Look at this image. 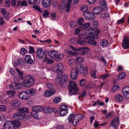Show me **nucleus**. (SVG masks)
<instances>
[{"mask_svg": "<svg viewBox=\"0 0 129 129\" xmlns=\"http://www.w3.org/2000/svg\"><path fill=\"white\" fill-rule=\"evenodd\" d=\"M18 84L16 83L15 89H20L22 87V86L27 87H29L34 83V78L31 76H25L23 80L21 78L18 80Z\"/></svg>", "mask_w": 129, "mask_h": 129, "instance_id": "nucleus-1", "label": "nucleus"}, {"mask_svg": "<svg viewBox=\"0 0 129 129\" xmlns=\"http://www.w3.org/2000/svg\"><path fill=\"white\" fill-rule=\"evenodd\" d=\"M62 75L59 76L58 75L55 80L57 83H60V85L61 87L64 88L66 86V83L68 81V77L66 75H64L62 77Z\"/></svg>", "mask_w": 129, "mask_h": 129, "instance_id": "nucleus-2", "label": "nucleus"}, {"mask_svg": "<svg viewBox=\"0 0 129 129\" xmlns=\"http://www.w3.org/2000/svg\"><path fill=\"white\" fill-rule=\"evenodd\" d=\"M69 95H71L78 93L79 88L76 83L73 81H70L69 84Z\"/></svg>", "mask_w": 129, "mask_h": 129, "instance_id": "nucleus-3", "label": "nucleus"}, {"mask_svg": "<svg viewBox=\"0 0 129 129\" xmlns=\"http://www.w3.org/2000/svg\"><path fill=\"white\" fill-rule=\"evenodd\" d=\"M78 73H80L83 76H86L87 74V70L85 66H83L80 64L76 66V68Z\"/></svg>", "mask_w": 129, "mask_h": 129, "instance_id": "nucleus-4", "label": "nucleus"}, {"mask_svg": "<svg viewBox=\"0 0 129 129\" xmlns=\"http://www.w3.org/2000/svg\"><path fill=\"white\" fill-rule=\"evenodd\" d=\"M100 33V30L98 29L95 30L93 28H91L88 31V33L90 35H92L90 37V38L95 39L98 38V35Z\"/></svg>", "mask_w": 129, "mask_h": 129, "instance_id": "nucleus-5", "label": "nucleus"}, {"mask_svg": "<svg viewBox=\"0 0 129 129\" xmlns=\"http://www.w3.org/2000/svg\"><path fill=\"white\" fill-rule=\"evenodd\" d=\"M25 116L24 113L20 112L15 113L13 115V117L16 120H20L23 119Z\"/></svg>", "mask_w": 129, "mask_h": 129, "instance_id": "nucleus-6", "label": "nucleus"}, {"mask_svg": "<svg viewBox=\"0 0 129 129\" xmlns=\"http://www.w3.org/2000/svg\"><path fill=\"white\" fill-rule=\"evenodd\" d=\"M37 56L40 59L44 58L43 61L44 62L47 59V55H46L41 48L39 49L37 51Z\"/></svg>", "mask_w": 129, "mask_h": 129, "instance_id": "nucleus-7", "label": "nucleus"}, {"mask_svg": "<svg viewBox=\"0 0 129 129\" xmlns=\"http://www.w3.org/2000/svg\"><path fill=\"white\" fill-rule=\"evenodd\" d=\"M119 124V118L118 117L115 118L111 121L110 127H113L114 129H117L118 127Z\"/></svg>", "mask_w": 129, "mask_h": 129, "instance_id": "nucleus-8", "label": "nucleus"}, {"mask_svg": "<svg viewBox=\"0 0 129 129\" xmlns=\"http://www.w3.org/2000/svg\"><path fill=\"white\" fill-rule=\"evenodd\" d=\"M29 94L26 91V90L25 91L19 92L18 94V97L20 99L24 100H27L29 99Z\"/></svg>", "mask_w": 129, "mask_h": 129, "instance_id": "nucleus-9", "label": "nucleus"}, {"mask_svg": "<svg viewBox=\"0 0 129 129\" xmlns=\"http://www.w3.org/2000/svg\"><path fill=\"white\" fill-rule=\"evenodd\" d=\"M122 46L124 49H127L129 48V37H125L122 41Z\"/></svg>", "mask_w": 129, "mask_h": 129, "instance_id": "nucleus-10", "label": "nucleus"}, {"mask_svg": "<svg viewBox=\"0 0 129 129\" xmlns=\"http://www.w3.org/2000/svg\"><path fill=\"white\" fill-rule=\"evenodd\" d=\"M83 15L88 20H93L95 17L94 14L89 12H85L83 13Z\"/></svg>", "mask_w": 129, "mask_h": 129, "instance_id": "nucleus-11", "label": "nucleus"}, {"mask_svg": "<svg viewBox=\"0 0 129 129\" xmlns=\"http://www.w3.org/2000/svg\"><path fill=\"white\" fill-rule=\"evenodd\" d=\"M78 73L75 68L72 69L70 72V77L73 79H76L77 78Z\"/></svg>", "mask_w": 129, "mask_h": 129, "instance_id": "nucleus-12", "label": "nucleus"}, {"mask_svg": "<svg viewBox=\"0 0 129 129\" xmlns=\"http://www.w3.org/2000/svg\"><path fill=\"white\" fill-rule=\"evenodd\" d=\"M10 103L12 105V106L15 108L19 107L21 105L20 101L17 99L10 101Z\"/></svg>", "mask_w": 129, "mask_h": 129, "instance_id": "nucleus-13", "label": "nucleus"}, {"mask_svg": "<svg viewBox=\"0 0 129 129\" xmlns=\"http://www.w3.org/2000/svg\"><path fill=\"white\" fill-rule=\"evenodd\" d=\"M105 10L102 7H96L93 10V12L96 15H99Z\"/></svg>", "mask_w": 129, "mask_h": 129, "instance_id": "nucleus-14", "label": "nucleus"}, {"mask_svg": "<svg viewBox=\"0 0 129 129\" xmlns=\"http://www.w3.org/2000/svg\"><path fill=\"white\" fill-rule=\"evenodd\" d=\"M16 70L20 76H19L18 75L15 76L14 77V81H18V80L20 79L21 78L23 79L22 78L23 75V72L20 71L18 69L16 68Z\"/></svg>", "mask_w": 129, "mask_h": 129, "instance_id": "nucleus-15", "label": "nucleus"}, {"mask_svg": "<svg viewBox=\"0 0 129 129\" xmlns=\"http://www.w3.org/2000/svg\"><path fill=\"white\" fill-rule=\"evenodd\" d=\"M63 69L62 64L59 63L58 64L57 72L58 76H60L62 75V71Z\"/></svg>", "mask_w": 129, "mask_h": 129, "instance_id": "nucleus-16", "label": "nucleus"}, {"mask_svg": "<svg viewBox=\"0 0 129 129\" xmlns=\"http://www.w3.org/2000/svg\"><path fill=\"white\" fill-rule=\"evenodd\" d=\"M122 92L123 94L127 99L129 98V87L126 86L122 89Z\"/></svg>", "mask_w": 129, "mask_h": 129, "instance_id": "nucleus-17", "label": "nucleus"}, {"mask_svg": "<svg viewBox=\"0 0 129 129\" xmlns=\"http://www.w3.org/2000/svg\"><path fill=\"white\" fill-rule=\"evenodd\" d=\"M25 61L29 64H32L33 62V60L29 55H26L25 56Z\"/></svg>", "mask_w": 129, "mask_h": 129, "instance_id": "nucleus-18", "label": "nucleus"}, {"mask_svg": "<svg viewBox=\"0 0 129 129\" xmlns=\"http://www.w3.org/2000/svg\"><path fill=\"white\" fill-rule=\"evenodd\" d=\"M77 44H79L81 45H83L86 44V42L84 38L82 37H79L78 39H77Z\"/></svg>", "mask_w": 129, "mask_h": 129, "instance_id": "nucleus-19", "label": "nucleus"}, {"mask_svg": "<svg viewBox=\"0 0 129 129\" xmlns=\"http://www.w3.org/2000/svg\"><path fill=\"white\" fill-rule=\"evenodd\" d=\"M9 122H10L11 124L9 125V129H10V128H11L12 126L13 127H17L19 126L20 125V123L19 122H16L14 123H13L12 122V121L9 120Z\"/></svg>", "mask_w": 129, "mask_h": 129, "instance_id": "nucleus-20", "label": "nucleus"}, {"mask_svg": "<svg viewBox=\"0 0 129 129\" xmlns=\"http://www.w3.org/2000/svg\"><path fill=\"white\" fill-rule=\"evenodd\" d=\"M55 90H46L44 93V95L47 97L50 96L54 94L55 92Z\"/></svg>", "mask_w": 129, "mask_h": 129, "instance_id": "nucleus-21", "label": "nucleus"}, {"mask_svg": "<svg viewBox=\"0 0 129 129\" xmlns=\"http://www.w3.org/2000/svg\"><path fill=\"white\" fill-rule=\"evenodd\" d=\"M42 3L44 7L47 8L50 6V0H43Z\"/></svg>", "mask_w": 129, "mask_h": 129, "instance_id": "nucleus-22", "label": "nucleus"}, {"mask_svg": "<svg viewBox=\"0 0 129 129\" xmlns=\"http://www.w3.org/2000/svg\"><path fill=\"white\" fill-rule=\"evenodd\" d=\"M79 50L83 54H85L87 53L90 50L88 47L81 48L79 49Z\"/></svg>", "mask_w": 129, "mask_h": 129, "instance_id": "nucleus-23", "label": "nucleus"}, {"mask_svg": "<svg viewBox=\"0 0 129 129\" xmlns=\"http://www.w3.org/2000/svg\"><path fill=\"white\" fill-rule=\"evenodd\" d=\"M72 2V0H68V3L65 5L64 6V9L67 12L69 11L70 5Z\"/></svg>", "mask_w": 129, "mask_h": 129, "instance_id": "nucleus-24", "label": "nucleus"}, {"mask_svg": "<svg viewBox=\"0 0 129 129\" xmlns=\"http://www.w3.org/2000/svg\"><path fill=\"white\" fill-rule=\"evenodd\" d=\"M33 110L31 112V114L36 119H39L40 116L38 114V112L35 110V109H32Z\"/></svg>", "mask_w": 129, "mask_h": 129, "instance_id": "nucleus-25", "label": "nucleus"}, {"mask_svg": "<svg viewBox=\"0 0 129 129\" xmlns=\"http://www.w3.org/2000/svg\"><path fill=\"white\" fill-rule=\"evenodd\" d=\"M115 99L118 102H121L123 99V96L120 94H118L115 95L114 97Z\"/></svg>", "mask_w": 129, "mask_h": 129, "instance_id": "nucleus-26", "label": "nucleus"}, {"mask_svg": "<svg viewBox=\"0 0 129 129\" xmlns=\"http://www.w3.org/2000/svg\"><path fill=\"white\" fill-rule=\"evenodd\" d=\"M26 91L31 95H34L36 94V90L33 88H29L26 90Z\"/></svg>", "mask_w": 129, "mask_h": 129, "instance_id": "nucleus-27", "label": "nucleus"}, {"mask_svg": "<svg viewBox=\"0 0 129 129\" xmlns=\"http://www.w3.org/2000/svg\"><path fill=\"white\" fill-rule=\"evenodd\" d=\"M32 109H35V110L37 111L38 112L42 111L43 110H44L45 109L42 107L40 106H36L33 107L32 108Z\"/></svg>", "mask_w": 129, "mask_h": 129, "instance_id": "nucleus-28", "label": "nucleus"}, {"mask_svg": "<svg viewBox=\"0 0 129 129\" xmlns=\"http://www.w3.org/2000/svg\"><path fill=\"white\" fill-rule=\"evenodd\" d=\"M100 5L102 7V8L104 9L105 11H106L108 9L107 7L106 2L105 1H101L100 2Z\"/></svg>", "mask_w": 129, "mask_h": 129, "instance_id": "nucleus-29", "label": "nucleus"}, {"mask_svg": "<svg viewBox=\"0 0 129 129\" xmlns=\"http://www.w3.org/2000/svg\"><path fill=\"white\" fill-rule=\"evenodd\" d=\"M110 16V14L107 13H103L100 15L99 18L101 19H105Z\"/></svg>", "mask_w": 129, "mask_h": 129, "instance_id": "nucleus-30", "label": "nucleus"}, {"mask_svg": "<svg viewBox=\"0 0 129 129\" xmlns=\"http://www.w3.org/2000/svg\"><path fill=\"white\" fill-rule=\"evenodd\" d=\"M125 76V74L124 72H122L119 74L117 76V80H120L124 78Z\"/></svg>", "mask_w": 129, "mask_h": 129, "instance_id": "nucleus-31", "label": "nucleus"}, {"mask_svg": "<svg viewBox=\"0 0 129 129\" xmlns=\"http://www.w3.org/2000/svg\"><path fill=\"white\" fill-rule=\"evenodd\" d=\"M79 122V120H78V119L77 118H76L75 116L73 117V120L72 121L73 124L75 126L77 125Z\"/></svg>", "mask_w": 129, "mask_h": 129, "instance_id": "nucleus-32", "label": "nucleus"}, {"mask_svg": "<svg viewBox=\"0 0 129 129\" xmlns=\"http://www.w3.org/2000/svg\"><path fill=\"white\" fill-rule=\"evenodd\" d=\"M57 53V51L53 50L51 51V52L49 53V56L52 57L53 58L55 56Z\"/></svg>", "mask_w": 129, "mask_h": 129, "instance_id": "nucleus-33", "label": "nucleus"}, {"mask_svg": "<svg viewBox=\"0 0 129 129\" xmlns=\"http://www.w3.org/2000/svg\"><path fill=\"white\" fill-rule=\"evenodd\" d=\"M46 110L48 111L47 112H53L55 113H56L57 112V109L56 108H47Z\"/></svg>", "mask_w": 129, "mask_h": 129, "instance_id": "nucleus-34", "label": "nucleus"}, {"mask_svg": "<svg viewBox=\"0 0 129 129\" xmlns=\"http://www.w3.org/2000/svg\"><path fill=\"white\" fill-rule=\"evenodd\" d=\"M86 80L84 79L81 80L79 82L80 85L82 87H86Z\"/></svg>", "mask_w": 129, "mask_h": 129, "instance_id": "nucleus-35", "label": "nucleus"}, {"mask_svg": "<svg viewBox=\"0 0 129 129\" xmlns=\"http://www.w3.org/2000/svg\"><path fill=\"white\" fill-rule=\"evenodd\" d=\"M108 44V42L106 40H104L100 43V44L103 47L106 46Z\"/></svg>", "mask_w": 129, "mask_h": 129, "instance_id": "nucleus-36", "label": "nucleus"}, {"mask_svg": "<svg viewBox=\"0 0 129 129\" xmlns=\"http://www.w3.org/2000/svg\"><path fill=\"white\" fill-rule=\"evenodd\" d=\"M18 110L19 111H23L25 112H27L29 109L27 107H23L19 108Z\"/></svg>", "mask_w": 129, "mask_h": 129, "instance_id": "nucleus-37", "label": "nucleus"}, {"mask_svg": "<svg viewBox=\"0 0 129 129\" xmlns=\"http://www.w3.org/2000/svg\"><path fill=\"white\" fill-rule=\"evenodd\" d=\"M80 10L83 12L84 13L85 12H88L86 11L87 10V7L86 5H84L80 7Z\"/></svg>", "mask_w": 129, "mask_h": 129, "instance_id": "nucleus-38", "label": "nucleus"}, {"mask_svg": "<svg viewBox=\"0 0 129 129\" xmlns=\"http://www.w3.org/2000/svg\"><path fill=\"white\" fill-rule=\"evenodd\" d=\"M65 53H68V54L74 56H76L78 55V53L72 51L71 50H66L64 51Z\"/></svg>", "mask_w": 129, "mask_h": 129, "instance_id": "nucleus-39", "label": "nucleus"}, {"mask_svg": "<svg viewBox=\"0 0 129 129\" xmlns=\"http://www.w3.org/2000/svg\"><path fill=\"white\" fill-rule=\"evenodd\" d=\"M90 74L91 76L93 77L94 78H97L98 76L96 75L95 70L92 71H91L90 73Z\"/></svg>", "mask_w": 129, "mask_h": 129, "instance_id": "nucleus-40", "label": "nucleus"}, {"mask_svg": "<svg viewBox=\"0 0 129 129\" xmlns=\"http://www.w3.org/2000/svg\"><path fill=\"white\" fill-rule=\"evenodd\" d=\"M119 88V86L118 85H115L112 87L111 91L112 92H114L116 91Z\"/></svg>", "mask_w": 129, "mask_h": 129, "instance_id": "nucleus-41", "label": "nucleus"}, {"mask_svg": "<svg viewBox=\"0 0 129 129\" xmlns=\"http://www.w3.org/2000/svg\"><path fill=\"white\" fill-rule=\"evenodd\" d=\"M21 62V59L16 60L14 62V64L15 67H16L20 66Z\"/></svg>", "mask_w": 129, "mask_h": 129, "instance_id": "nucleus-42", "label": "nucleus"}, {"mask_svg": "<svg viewBox=\"0 0 129 129\" xmlns=\"http://www.w3.org/2000/svg\"><path fill=\"white\" fill-rule=\"evenodd\" d=\"M90 25H92V27L96 28L98 26V23L97 21H93L91 22Z\"/></svg>", "mask_w": 129, "mask_h": 129, "instance_id": "nucleus-43", "label": "nucleus"}, {"mask_svg": "<svg viewBox=\"0 0 129 129\" xmlns=\"http://www.w3.org/2000/svg\"><path fill=\"white\" fill-rule=\"evenodd\" d=\"M63 55L61 54L57 55V56H56V60L58 61H59L60 60H61L62 58H63Z\"/></svg>", "mask_w": 129, "mask_h": 129, "instance_id": "nucleus-44", "label": "nucleus"}, {"mask_svg": "<svg viewBox=\"0 0 129 129\" xmlns=\"http://www.w3.org/2000/svg\"><path fill=\"white\" fill-rule=\"evenodd\" d=\"M77 39L75 38H71L70 40V42L72 44H77Z\"/></svg>", "mask_w": 129, "mask_h": 129, "instance_id": "nucleus-45", "label": "nucleus"}, {"mask_svg": "<svg viewBox=\"0 0 129 129\" xmlns=\"http://www.w3.org/2000/svg\"><path fill=\"white\" fill-rule=\"evenodd\" d=\"M90 25V24L89 23H87L84 24H82L80 26L82 29H83L87 28Z\"/></svg>", "mask_w": 129, "mask_h": 129, "instance_id": "nucleus-46", "label": "nucleus"}, {"mask_svg": "<svg viewBox=\"0 0 129 129\" xmlns=\"http://www.w3.org/2000/svg\"><path fill=\"white\" fill-rule=\"evenodd\" d=\"M68 107L66 105H63L61 106L59 108L60 111L64 110H68Z\"/></svg>", "mask_w": 129, "mask_h": 129, "instance_id": "nucleus-47", "label": "nucleus"}, {"mask_svg": "<svg viewBox=\"0 0 129 129\" xmlns=\"http://www.w3.org/2000/svg\"><path fill=\"white\" fill-rule=\"evenodd\" d=\"M15 94V92L14 91H9V97H14Z\"/></svg>", "mask_w": 129, "mask_h": 129, "instance_id": "nucleus-48", "label": "nucleus"}, {"mask_svg": "<svg viewBox=\"0 0 129 129\" xmlns=\"http://www.w3.org/2000/svg\"><path fill=\"white\" fill-rule=\"evenodd\" d=\"M76 118L78 119V120H81L82 119L84 118V116L83 114H78L76 115L75 116Z\"/></svg>", "mask_w": 129, "mask_h": 129, "instance_id": "nucleus-49", "label": "nucleus"}, {"mask_svg": "<svg viewBox=\"0 0 129 129\" xmlns=\"http://www.w3.org/2000/svg\"><path fill=\"white\" fill-rule=\"evenodd\" d=\"M68 62L69 65L71 66L74 64L75 63V61L74 59L71 58L69 60Z\"/></svg>", "mask_w": 129, "mask_h": 129, "instance_id": "nucleus-50", "label": "nucleus"}, {"mask_svg": "<svg viewBox=\"0 0 129 129\" xmlns=\"http://www.w3.org/2000/svg\"><path fill=\"white\" fill-rule=\"evenodd\" d=\"M95 85V83H91L86 86V87L87 88H91L93 87H94Z\"/></svg>", "mask_w": 129, "mask_h": 129, "instance_id": "nucleus-51", "label": "nucleus"}, {"mask_svg": "<svg viewBox=\"0 0 129 129\" xmlns=\"http://www.w3.org/2000/svg\"><path fill=\"white\" fill-rule=\"evenodd\" d=\"M68 113V110L60 111V113L61 116H63L66 115Z\"/></svg>", "mask_w": 129, "mask_h": 129, "instance_id": "nucleus-52", "label": "nucleus"}, {"mask_svg": "<svg viewBox=\"0 0 129 129\" xmlns=\"http://www.w3.org/2000/svg\"><path fill=\"white\" fill-rule=\"evenodd\" d=\"M84 22V19L82 18L79 19L78 21V25L80 26L83 24L82 23Z\"/></svg>", "mask_w": 129, "mask_h": 129, "instance_id": "nucleus-53", "label": "nucleus"}, {"mask_svg": "<svg viewBox=\"0 0 129 129\" xmlns=\"http://www.w3.org/2000/svg\"><path fill=\"white\" fill-rule=\"evenodd\" d=\"M1 12L3 14L4 16H5V17L7 19H8V18L7 17L5 16V15L7 14L6 11L4 8L1 9Z\"/></svg>", "mask_w": 129, "mask_h": 129, "instance_id": "nucleus-54", "label": "nucleus"}, {"mask_svg": "<svg viewBox=\"0 0 129 129\" xmlns=\"http://www.w3.org/2000/svg\"><path fill=\"white\" fill-rule=\"evenodd\" d=\"M33 8L35 9V10H37V11H39V12H42V11L40 8H39L38 6L36 5H34L33 7Z\"/></svg>", "mask_w": 129, "mask_h": 129, "instance_id": "nucleus-55", "label": "nucleus"}, {"mask_svg": "<svg viewBox=\"0 0 129 129\" xmlns=\"http://www.w3.org/2000/svg\"><path fill=\"white\" fill-rule=\"evenodd\" d=\"M7 107L4 105H0V112L5 111L7 109Z\"/></svg>", "mask_w": 129, "mask_h": 129, "instance_id": "nucleus-56", "label": "nucleus"}, {"mask_svg": "<svg viewBox=\"0 0 129 129\" xmlns=\"http://www.w3.org/2000/svg\"><path fill=\"white\" fill-rule=\"evenodd\" d=\"M49 13L48 10H45L44 12L43 13V16L45 18L47 17H48Z\"/></svg>", "mask_w": 129, "mask_h": 129, "instance_id": "nucleus-57", "label": "nucleus"}, {"mask_svg": "<svg viewBox=\"0 0 129 129\" xmlns=\"http://www.w3.org/2000/svg\"><path fill=\"white\" fill-rule=\"evenodd\" d=\"M16 83L13 82L9 85V88L11 89H15V86Z\"/></svg>", "mask_w": 129, "mask_h": 129, "instance_id": "nucleus-58", "label": "nucleus"}, {"mask_svg": "<svg viewBox=\"0 0 129 129\" xmlns=\"http://www.w3.org/2000/svg\"><path fill=\"white\" fill-rule=\"evenodd\" d=\"M20 53L22 55H24L27 52V50L24 48H22L20 50Z\"/></svg>", "mask_w": 129, "mask_h": 129, "instance_id": "nucleus-59", "label": "nucleus"}, {"mask_svg": "<svg viewBox=\"0 0 129 129\" xmlns=\"http://www.w3.org/2000/svg\"><path fill=\"white\" fill-rule=\"evenodd\" d=\"M60 100V99L59 97H57L54 99L53 101L54 102L57 103L59 102Z\"/></svg>", "mask_w": 129, "mask_h": 129, "instance_id": "nucleus-60", "label": "nucleus"}, {"mask_svg": "<svg viewBox=\"0 0 129 129\" xmlns=\"http://www.w3.org/2000/svg\"><path fill=\"white\" fill-rule=\"evenodd\" d=\"M109 74H104L100 76L101 78L102 79H104L107 78L109 76Z\"/></svg>", "mask_w": 129, "mask_h": 129, "instance_id": "nucleus-61", "label": "nucleus"}, {"mask_svg": "<svg viewBox=\"0 0 129 129\" xmlns=\"http://www.w3.org/2000/svg\"><path fill=\"white\" fill-rule=\"evenodd\" d=\"M89 42L90 44L93 45L95 46L96 45V42L93 40H89Z\"/></svg>", "mask_w": 129, "mask_h": 129, "instance_id": "nucleus-62", "label": "nucleus"}, {"mask_svg": "<svg viewBox=\"0 0 129 129\" xmlns=\"http://www.w3.org/2000/svg\"><path fill=\"white\" fill-rule=\"evenodd\" d=\"M70 24L71 27H74L77 25V23L76 22L74 21L72 22H70Z\"/></svg>", "mask_w": 129, "mask_h": 129, "instance_id": "nucleus-63", "label": "nucleus"}, {"mask_svg": "<svg viewBox=\"0 0 129 129\" xmlns=\"http://www.w3.org/2000/svg\"><path fill=\"white\" fill-rule=\"evenodd\" d=\"M8 121H6L5 122L3 126L4 129H8Z\"/></svg>", "mask_w": 129, "mask_h": 129, "instance_id": "nucleus-64", "label": "nucleus"}]
</instances>
